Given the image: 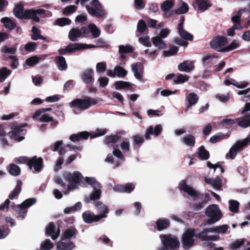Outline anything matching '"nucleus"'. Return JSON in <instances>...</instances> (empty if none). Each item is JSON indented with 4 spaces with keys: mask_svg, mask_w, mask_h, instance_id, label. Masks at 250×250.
I'll return each instance as SVG.
<instances>
[{
    "mask_svg": "<svg viewBox=\"0 0 250 250\" xmlns=\"http://www.w3.org/2000/svg\"><path fill=\"white\" fill-rule=\"evenodd\" d=\"M250 142V138L249 137L245 138L242 141H237L230 148L229 153L226 154V158H228V156H229L231 159H234L238 152L242 149L243 147L247 146Z\"/></svg>",
    "mask_w": 250,
    "mask_h": 250,
    "instance_id": "obj_10",
    "label": "nucleus"
},
{
    "mask_svg": "<svg viewBox=\"0 0 250 250\" xmlns=\"http://www.w3.org/2000/svg\"><path fill=\"white\" fill-rule=\"evenodd\" d=\"M214 228L205 229L202 231L198 234H196V237L201 239L203 241H206L212 239L213 236H208V233L209 232H213Z\"/></svg>",
    "mask_w": 250,
    "mask_h": 250,
    "instance_id": "obj_28",
    "label": "nucleus"
},
{
    "mask_svg": "<svg viewBox=\"0 0 250 250\" xmlns=\"http://www.w3.org/2000/svg\"><path fill=\"white\" fill-rule=\"evenodd\" d=\"M77 230L74 227H71L69 229L65 230L62 233L61 239L62 240L66 239H71L72 238H76Z\"/></svg>",
    "mask_w": 250,
    "mask_h": 250,
    "instance_id": "obj_26",
    "label": "nucleus"
},
{
    "mask_svg": "<svg viewBox=\"0 0 250 250\" xmlns=\"http://www.w3.org/2000/svg\"><path fill=\"white\" fill-rule=\"evenodd\" d=\"M238 125L243 128L250 126V114L243 116L238 121Z\"/></svg>",
    "mask_w": 250,
    "mask_h": 250,
    "instance_id": "obj_43",
    "label": "nucleus"
},
{
    "mask_svg": "<svg viewBox=\"0 0 250 250\" xmlns=\"http://www.w3.org/2000/svg\"><path fill=\"white\" fill-rule=\"evenodd\" d=\"M121 139V136L118 134L115 135H110L106 136L104 138V143L109 146H111L113 148L115 147V144Z\"/></svg>",
    "mask_w": 250,
    "mask_h": 250,
    "instance_id": "obj_25",
    "label": "nucleus"
},
{
    "mask_svg": "<svg viewBox=\"0 0 250 250\" xmlns=\"http://www.w3.org/2000/svg\"><path fill=\"white\" fill-rule=\"evenodd\" d=\"M179 188L181 190L187 193L189 195L195 199H201L203 195L199 191L195 190L191 187L187 185L185 180H182L179 184Z\"/></svg>",
    "mask_w": 250,
    "mask_h": 250,
    "instance_id": "obj_13",
    "label": "nucleus"
},
{
    "mask_svg": "<svg viewBox=\"0 0 250 250\" xmlns=\"http://www.w3.org/2000/svg\"><path fill=\"white\" fill-rule=\"evenodd\" d=\"M43 15V17H50L51 16V12L46 11L43 9H31L25 10V14L23 19L28 20L31 19L35 22L40 21V18L38 15Z\"/></svg>",
    "mask_w": 250,
    "mask_h": 250,
    "instance_id": "obj_7",
    "label": "nucleus"
},
{
    "mask_svg": "<svg viewBox=\"0 0 250 250\" xmlns=\"http://www.w3.org/2000/svg\"><path fill=\"white\" fill-rule=\"evenodd\" d=\"M36 202V198H29L24 201L20 205H16L13 204L11 205V208L15 212L14 215L16 217L23 219L26 216L27 212V208L35 204Z\"/></svg>",
    "mask_w": 250,
    "mask_h": 250,
    "instance_id": "obj_3",
    "label": "nucleus"
},
{
    "mask_svg": "<svg viewBox=\"0 0 250 250\" xmlns=\"http://www.w3.org/2000/svg\"><path fill=\"white\" fill-rule=\"evenodd\" d=\"M156 229L158 231H162L169 227L170 223L168 219H159L155 223Z\"/></svg>",
    "mask_w": 250,
    "mask_h": 250,
    "instance_id": "obj_27",
    "label": "nucleus"
},
{
    "mask_svg": "<svg viewBox=\"0 0 250 250\" xmlns=\"http://www.w3.org/2000/svg\"><path fill=\"white\" fill-rule=\"evenodd\" d=\"M162 130V126L161 125H156L154 128L152 126H150L146 130L145 135V138L146 140H149L151 138L150 135L153 134L158 136L161 133Z\"/></svg>",
    "mask_w": 250,
    "mask_h": 250,
    "instance_id": "obj_20",
    "label": "nucleus"
},
{
    "mask_svg": "<svg viewBox=\"0 0 250 250\" xmlns=\"http://www.w3.org/2000/svg\"><path fill=\"white\" fill-rule=\"evenodd\" d=\"M184 17H182L180 20V22L177 25L178 33L182 39L176 38L174 42L178 45L186 46L188 45L186 41H192L193 39V36L185 30L184 27Z\"/></svg>",
    "mask_w": 250,
    "mask_h": 250,
    "instance_id": "obj_2",
    "label": "nucleus"
},
{
    "mask_svg": "<svg viewBox=\"0 0 250 250\" xmlns=\"http://www.w3.org/2000/svg\"><path fill=\"white\" fill-rule=\"evenodd\" d=\"M77 6L75 5H70L65 7L63 10V14L68 15L75 12L77 10Z\"/></svg>",
    "mask_w": 250,
    "mask_h": 250,
    "instance_id": "obj_58",
    "label": "nucleus"
},
{
    "mask_svg": "<svg viewBox=\"0 0 250 250\" xmlns=\"http://www.w3.org/2000/svg\"><path fill=\"white\" fill-rule=\"evenodd\" d=\"M69 39L72 41L75 42L78 40V38L82 37V32L76 28H72L68 35Z\"/></svg>",
    "mask_w": 250,
    "mask_h": 250,
    "instance_id": "obj_36",
    "label": "nucleus"
},
{
    "mask_svg": "<svg viewBox=\"0 0 250 250\" xmlns=\"http://www.w3.org/2000/svg\"><path fill=\"white\" fill-rule=\"evenodd\" d=\"M86 8L88 12L93 16L102 17L105 14L98 0H93L89 5L86 6Z\"/></svg>",
    "mask_w": 250,
    "mask_h": 250,
    "instance_id": "obj_11",
    "label": "nucleus"
},
{
    "mask_svg": "<svg viewBox=\"0 0 250 250\" xmlns=\"http://www.w3.org/2000/svg\"><path fill=\"white\" fill-rule=\"evenodd\" d=\"M205 214L209 218L207 222L209 225L214 224L222 217V212L219 206L216 204L210 205L207 207L205 211Z\"/></svg>",
    "mask_w": 250,
    "mask_h": 250,
    "instance_id": "obj_5",
    "label": "nucleus"
},
{
    "mask_svg": "<svg viewBox=\"0 0 250 250\" xmlns=\"http://www.w3.org/2000/svg\"><path fill=\"white\" fill-rule=\"evenodd\" d=\"M11 71L6 67H3L0 70V82H3L9 76Z\"/></svg>",
    "mask_w": 250,
    "mask_h": 250,
    "instance_id": "obj_53",
    "label": "nucleus"
},
{
    "mask_svg": "<svg viewBox=\"0 0 250 250\" xmlns=\"http://www.w3.org/2000/svg\"><path fill=\"white\" fill-rule=\"evenodd\" d=\"M179 1L180 6L175 10V13L178 14H184L186 13L189 9L188 5L184 1L181 0Z\"/></svg>",
    "mask_w": 250,
    "mask_h": 250,
    "instance_id": "obj_42",
    "label": "nucleus"
},
{
    "mask_svg": "<svg viewBox=\"0 0 250 250\" xmlns=\"http://www.w3.org/2000/svg\"><path fill=\"white\" fill-rule=\"evenodd\" d=\"M229 209L231 212L238 213L239 211V203L236 200L229 201Z\"/></svg>",
    "mask_w": 250,
    "mask_h": 250,
    "instance_id": "obj_48",
    "label": "nucleus"
},
{
    "mask_svg": "<svg viewBox=\"0 0 250 250\" xmlns=\"http://www.w3.org/2000/svg\"><path fill=\"white\" fill-rule=\"evenodd\" d=\"M127 74V71L120 65L116 66L114 69L107 71V75L110 77L117 76L119 78H125Z\"/></svg>",
    "mask_w": 250,
    "mask_h": 250,
    "instance_id": "obj_18",
    "label": "nucleus"
},
{
    "mask_svg": "<svg viewBox=\"0 0 250 250\" xmlns=\"http://www.w3.org/2000/svg\"><path fill=\"white\" fill-rule=\"evenodd\" d=\"M199 10L202 11H205L210 6L208 0H197L196 3Z\"/></svg>",
    "mask_w": 250,
    "mask_h": 250,
    "instance_id": "obj_46",
    "label": "nucleus"
},
{
    "mask_svg": "<svg viewBox=\"0 0 250 250\" xmlns=\"http://www.w3.org/2000/svg\"><path fill=\"white\" fill-rule=\"evenodd\" d=\"M133 141L134 147H135V146H136L138 147H139L142 145V144L144 142L145 140L142 136H141L139 134H137L136 135L133 136Z\"/></svg>",
    "mask_w": 250,
    "mask_h": 250,
    "instance_id": "obj_54",
    "label": "nucleus"
},
{
    "mask_svg": "<svg viewBox=\"0 0 250 250\" xmlns=\"http://www.w3.org/2000/svg\"><path fill=\"white\" fill-rule=\"evenodd\" d=\"M85 182L91 186L94 191L91 193L89 197H86L85 201L87 203L90 201L99 199L101 196V185L94 177H86L84 178Z\"/></svg>",
    "mask_w": 250,
    "mask_h": 250,
    "instance_id": "obj_4",
    "label": "nucleus"
},
{
    "mask_svg": "<svg viewBox=\"0 0 250 250\" xmlns=\"http://www.w3.org/2000/svg\"><path fill=\"white\" fill-rule=\"evenodd\" d=\"M106 69V63L104 62H98L96 64V71L98 73H103Z\"/></svg>",
    "mask_w": 250,
    "mask_h": 250,
    "instance_id": "obj_62",
    "label": "nucleus"
},
{
    "mask_svg": "<svg viewBox=\"0 0 250 250\" xmlns=\"http://www.w3.org/2000/svg\"><path fill=\"white\" fill-rule=\"evenodd\" d=\"M16 47H8L7 46H3L1 49L2 53H6L10 55H14L16 53Z\"/></svg>",
    "mask_w": 250,
    "mask_h": 250,
    "instance_id": "obj_56",
    "label": "nucleus"
},
{
    "mask_svg": "<svg viewBox=\"0 0 250 250\" xmlns=\"http://www.w3.org/2000/svg\"><path fill=\"white\" fill-rule=\"evenodd\" d=\"M228 42L226 37L218 35L214 37L209 42L211 48L218 52H225V46Z\"/></svg>",
    "mask_w": 250,
    "mask_h": 250,
    "instance_id": "obj_12",
    "label": "nucleus"
},
{
    "mask_svg": "<svg viewBox=\"0 0 250 250\" xmlns=\"http://www.w3.org/2000/svg\"><path fill=\"white\" fill-rule=\"evenodd\" d=\"M63 177L66 181L76 184H80L82 179L83 178L82 174L78 171H75L73 173L65 172L63 173Z\"/></svg>",
    "mask_w": 250,
    "mask_h": 250,
    "instance_id": "obj_17",
    "label": "nucleus"
},
{
    "mask_svg": "<svg viewBox=\"0 0 250 250\" xmlns=\"http://www.w3.org/2000/svg\"><path fill=\"white\" fill-rule=\"evenodd\" d=\"M131 71L133 73L134 77L140 81H143V70L140 64L138 63H133L131 65Z\"/></svg>",
    "mask_w": 250,
    "mask_h": 250,
    "instance_id": "obj_22",
    "label": "nucleus"
},
{
    "mask_svg": "<svg viewBox=\"0 0 250 250\" xmlns=\"http://www.w3.org/2000/svg\"><path fill=\"white\" fill-rule=\"evenodd\" d=\"M122 150L124 152H128L130 150V142L127 138L125 139L120 144Z\"/></svg>",
    "mask_w": 250,
    "mask_h": 250,
    "instance_id": "obj_57",
    "label": "nucleus"
},
{
    "mask_svg": "<svg viewBox=\"0 0 250 250\" xmlns=\"http://www.w3.org/2000/svg\"><path fill=\"white\" fill-rule=\"evenodd\" d=\"M0 21L3 23L4 27L8 30H12L16 26V24L8 17L2 18Z\"/></svg>",
    "mask_w": 250,
    "mask_h": 250,
    "instance_id": "obj_34",
    "label": "nucleus"
},
{
    "mask_svg": "<svg viewBox=\"0 0 250 250\" xmlns=\"http://www.w3.org/2000/svg\"><path fill=\"white\" fill-rule=\"evenodd\" d=\"M43 159L42 157L37 158L35 156L29 160L27 166L30 170L33 167L36 172H40L43 168Z\"/></svg>",
    "mask_w": 250,
    "mask_h": 250,
    "instance_id": "obj_16",
    "label": "nucleus"
},
{
    "mask_svg": "<svg viewBox=\"0 0 250 250\" xmlns=\"http://www.w3.org/2000/svg\"><path fill=\"white\" fill-rule=\"evenodd\" d=\"M82 217L85 223L91 224L94 222H97L103 218H106L107 215H96L90 210H87L83 212Z\"/></svg>",
    "mask_w": 250,
    "mask_h": 250,
    "instance_id": "obj_15",
    "label": "nucleus"
},
{
    "mask_svg": "<svg viewBox=\"0 0 250 250\" xmlns=\"http://www.w3.org/2000/svg\"><path fill=\"white\" fill-rule=\"evenodd\" d=\"M189 79V76L186 75L180 74L174 79V82L176 84H181L187 82Z\"/></svg>",
    "mask_w": 250,
    "mask_h": 250,
    "instance_id": "obj_51",
    "label": "nucleus"
},
{
    "mask_svg": "<svg viewBox=\"0 0 250 250\" xmlns=\"http://www.w3.org/2000/svg\"><path fill=\"white\" fill-rule=\"evenodd\" d=\"M83 80L86 83H91L93 80V71L91 69H88L84 71L82 75Z\"/></svg>",
    "mask_w": 250,
    "mask_h": 250,
    "instance_id": "obj_35",
    "label": "nucleus"
},
{
    "mask_svg": "<svg viewBox=\"0 0 250 250\" xmlns=\"http://www.w3.org/2000/svg\"><path fill=\"white\" fill-rule=\"evenodd\" d=\"M91 134L87 131L79 132L77 134H73L70 135L69 139L73 142H79L83 140H87Z\"/></svg>",
    "mask_w": 250,
    "mask_h": 250,
    "instance_id": "obj_21",
    "label": "nucleus"
},
{
    "mask_svg": "<svg viewBox=\"0 0 250 250\" xmlns=\"http://www.w3.org/2000/svg\"><path fill=\"white\" fill-rule=\"evenodd\" d=\"M224 138V135L221 133L216 134L212 136L209 139L210 143H216Z\"/></svg>",
    "mask_w": 250,
    "mask_h": 250,
    "instance_id": "obj_59",
    "label": "nucleus"
},
{
    "mask_svg": "<svg viewBox=\"0 0 250 250\" xmlns=\"http://www.w3.org/2000/svg\"><path fill=\"white\" fill-rule=\"evenodd\" d=\"M32 32L33 33L32 39L34 40H37L38 39H42L44 40L45 38L41 36V31L39 29L35 26H33L32 28Z\"/></svg>",
    "mask_w": 250,
    "mask_h": 250,
    "instance_id": "obj_52",
    "label": "nucleus"
},
{
    "mask_svg": "<svg viewBox=\"0 0 250 250\" xmlns=\"http://www.w3.org/2000/svg\"><path fill=\"white\" fill-rule=\"evenodd\" d=\"M89 29L94 38H98L101 34L100 30L94 24H90L88 25Z\"/></svg>",
    "mask_w": 250,
    "mask_h": 250,
    "instance_id": "obj_49",
    "label": "nucleus"
},
{
    "mask_svg": "<svg viewBox=\"0 0 250 250\" xmlns=\"http://www.w3.org/2000/svg\"><path fill=\"white\" fill-rule=\"evenodd\" d=\"M133 51V48L130 45H121L119 46V52L120 53H129Z\"/></svg>",
    "mask_w": 250,
    "mask_h": 250,
    "instance_id": "obj_55",
    "label": "nucleus"
},
{
    "mask_svg": "<svg viewBox=\"0 0 250 250\" xmlns=\"http://www.w3.org/2000/svg\"><path fill=\"white\" fill-rule=\"evenodd\" d=\"M115 88L118 90L123 89H130L132 87V84L128 82L120 81L116 82L114 84Z\"/></svg>",
    "mask_w": 250,
    "mask_h": 250,
    "instance_id": "obj_41",
    "label": "nucleus"
},
{
    "mask_svg": "<svg viewBox=\"0 0 250 250\" xmlns=\"http://www.w3.org/2000/svg\"><path fill=\"white\" fill-rule=\"evenodd\" d=\"M173 0H167L161 4V8L163 11H167L173 6Z\"/></svg>",
    "mask_w": 250,
    "mask_h": 250,
    "instance_id": "obj_50",
    "label": "nucleus"
},
{
    "mask_svg": "<svg viewBox=\"0 0 250 250\" xmlns=\"http://www.w3.org/2000/svg\"><path fill=\"white\" fill-rule=\"evenodd\" d=\"M194 237H196L194 229L188 228L186 229L182 236V243L185 249L188 250L193 246Z\"/></svg>",
    "mask_w": 250,
    "mask_h": 250,
    "instance_id": "obj_8",
    "label": "nucleus"
},
{
    "mask_svg": "<svg viewBox=\"0 0 250 250\" xmlns=\"http://www.w3.org/2000/svg\"><path fill=\"white\" fill-rule=\"evenodd\" d=\"M135 188V186L132 183H127L125 185H117L113 187V190L116 192L131 193Z\"/></svg>",
    "mask_w": 250,
    "mask_h": 250,
    "instance_id": "obj_19",
    "label": "nucleus"
},
{
    "mask_svg": "<svg viewBox=\"0 0 250 250\" xmlns=\"http://www.w3.org/2000/svg\"><path fill=\"white\" fill-rule=\"evenodd\" d=\"M56 227L53 222H50L48 226L46 228L45 234L47 236H51L53 240L57 239L60 234V229L57 232H55Z\"/></svg>",
    "mask_w": 250,
    "mask_h": 250,
    "instance_id": "obj_23",
    "label": "nucleus"
},
{
    "mask_svg": "<svg viewBox=\"0 0 250 250\" xmlns=\"http://www.w3.org/2000/svg\"><path fill=\"white\" fill-rule=\"evenodd\" d=\"M186 100L188 101V104L186 107L185 111H187L192 105L197 103L198 100V95H188L186 97Z\"/></svg>",
    "mask_w": 250,
    "mask_h": 250,
    "instance_id": "obj_44",
    "label": "nucleus"
},
{
    "mask_svg": "<svg viewBox=\"0 0 250 250\" xmlns=\"http://www.w3.org/2000/svg\"><path fill=\"white\" fill-rule=\"evenodd\" d=\"M182 142L187 146L193 147L196 143L195 137L191 134L187 135L183 138Z\"/></svg>",
    "mask_w": 250,
    "mask_h": 250,
    "instance_id": "obj_39",
    "label": "nucleus"
},
{
    "mask_svg": "<svg viewBox=\"0 0 250 250\" xmlns=\"http://www.w3.org/2000/svg\"><path fill=\"white\" fill-rule=\"evenodd\" d=\"M53 247V245L51 241L47 239L41 245V249L43 250H50Z\"/></svg>",
    "mask_w": 250,
    "mask_h": 250,
    "instance_id": "obj_60",
    "label": "nucleus"
},
{
    "mask_svg": "<svg viewBox=\"0 0 250 250\" xmlns=\"http://www.w3.org/2000/svg\"><path fill=\"white\" fill-rule=\"evenodd\" d=\"M23 5L21 3L15 5L13 13L15 17L20 19H23L25 14V10H23Z\"/></svg>",
    "mask_w": 250,
    "mask_h": 250,
    "instance_id": "obj_29",
    "label": "nucleus"
},
{
    "mask_svg": "<svg viewBox=\"0 0 250 250\" xmlns=\"http://www.w3.org/2000/svg\"><path fill=\"white\" fill-rule=\"evenodd\" d=\"M224 83L227 86L233 85L238 88H246L249 85V83L247 82L243 81L238 82L232 78L225 79Z\"/></svg>",
    "mask_w": 250,
    "mask_h": 250,
    "instance_id": "obj_24",
    "label": "nucleus"
},
{
    "mask_svg": "<svg viewBox=\"0 0 250 250\" xmlns=\"http://www.w3.org/2000/svg\"><path fill=\"white\" fill-rule=\"evenodd\" d=\"M162 241L163 245L166 247V250H178L180 246L178 238L171 234H164Z\"/></svg>",
    "mask_w": 250,
    "mask_h": 250,
    "instance_id": "obj_9",
    "label": "nucleus"
},
{
    "mask_svg": "<svg viewBox=\"0 0 250 250\" xmlns=\"http://www.w3.org/2000/svg\"><path fill=\"white\" fill-rule=\"evenodd\" d=\"M22 185V182L21 180H18L17 182L16 186L14 189L11 191V193L8 196L10 199L13 200L15 197L18 196L19 195L21 190Z\"/></svg>",
    "mask_w": 250,
    "mask_h": 250,
    "instance_id": "obj_37",
    "label": "nucleus"
},
{
    "mask_svg": "<svg viewBox=\"0 0 250 250\" xmlns=\"http://www.w3.org/2000/svg\"><path fill=\"white\" fill-rule=\"evenodd\" d=\"M39 61V58L36 56H33L26 60V63L29 66H32L37 64Z\"/></svg>",
    "mask_w": 250,
    "mask_h": 250,
    "instance_id": "obj_61",
    "label": "nucleus"
},
{
    "mask_svg": "<svg viewBox=\"0 0 250 250\" xmlns=\"http://www.w3.org/2000/svg\"><path fill=\"white\" fill-rule=\"evenodd\" d=\"M151 40L153 45L158 48L159 50L164 49L167 47L166 42L159 36L153 37Z\"/></svg>",
    "mask_w": 250,
    "mask_h": 250,
    "instance_id": "obj_38",
    "label": "nucleus"
},
{
    "mask_svg": "<svg viewBox=\"0 0 250 250\" xmlns=\"http://www.w3.org/2000/svg\"><path fill=\"white\" fill-rule=\"evenodd\" d=\"M99 47H102V46L85 43H70L66 46L64 48L59 49V53L60 55H63L66 53H73L79 50L92 48H95Z\"/></svg>",
    "mask_w": 250,
    "mask_h": 250,
    "instance_id": "obj_6",
    "label": "nucleus"
},
{
    "mask_svg": "<svg viewBox=\"0 0 250 250\" xmlns=\"http://www.w3.org/2000/svg\"><path fill=\"white\" fill-rule=\"evenodd\" d=\"M9 172L11 175L17 176L20 174L21 169L20 167L16 164H11L10 165Z\"/></svg>",
    "mask_w": 250,
    "mask_h": 250,
    "instance_id": "obj_47",
    "label": "nucleus"
},
{
    "mask_svg": "<svg viewBox=\"0 0 250 250\" xmlns=\"http://www.w3.org/2000/svg\"><path fill=\"white\" fill-rule=\"evenodd\" d=\"M26 124H24L23 126H16L14 127L12 130L9 132V136L10 138L14 139L18 142L21 141L24 139V136L26 133V130L23 127Z\"/></svg>",
    "mask_w": 250,
    "mask_h": 250,
    "instance_id": "obj_14",
    "label": "nucleus"
},
{
    "mask_svg": "<svg viewBox=\"0 0 250 250\" xmlns=\"http://www.w3.org/2000/svg\"><path fill=\"white\" fill-rule=\"evenodd\" d=\"M194 66L193 62L189 61H185L178 65V69L180 71L189 72L191 71Z\"/></svg>",
    "mask_w": 250,
    "mask_h": 250,
    "instance_id": "obj_31",
    "label": "nucleus"
},
{
    "mask_svg": "<svg viewBox=\"0 0 250 250\" xmlns=\"http://www.w3.org/2000/svg\"><path fill=\"white\" fill-rule=\"evenodd\" d=\"M102 99L99 98H92L85 96L83 99H75L70 103L71 106L76 109L84 111L89 109L91 106L97 104Z\"/></svg>",
    "mask_w": 250,
    "mask_h": 250,
    "instance_id": "obj_1",
    "label": "nucleus"
},
{
    "mask_svg": "<svg viewBox=\"0 0 250 250\" xmlns=\"http://www.w3.org/2000/svg\"><path fill=\"white\" fill-rule=\"evenodd\" d=\"M239 46V43L238 42L234 41L229 45L225 47V52H227L237 49Z\"/></svg>",
    "mask_w": 250,
    "mask_h": 250,
    "instance_id": "obj_63",
    "label": "nucleus"
},
{
    "mask_svg": "<svg viewBox=\"0 0 250 250\" xmlns=\"http://www.w3.org/2000/svg\"><path fill=\"white\" fill-rule=\"evenodd\" d=\"M57 64L60 70H65L67 68V64L64 57L57 56L56 57Z\"/></svg>",
    "mask_w": 250,
    "mask_h": 250,
    "instance_id": "obj_45",
    "label": "nucleus"
},
{
    "mask_svg": "<svg viewBox=\"0 0 250 250\" xmlns=\"http://www.w3.org/2000/svg\"><path fill=\"white\" fill-rule=\"evenodd\" d=\"M198 157L202 160H207L209 159L210 154L208 152L205 147L204 146H202L198 148Z\"/></svg>",
    "mask_w": 250,
    "mask_h": 250,
    "instance_id": "obj_40",
    "label": "nucleus"
},
{
    "mask_svg": "<svg viewBox=\"0 0 250 250\" xmlns=\"http://www.w3.org/2000/svg\"><path fill=\"white\" fill-rule=\"evenodd\" d=\"M206 183L212 186L217 189H220L222 187V180L219 176L214 178H205Z\"/></svg>",
    "mask_w": 250,
    "mask_h": 250,
    "instance_id": "obj_30",
    "label": "nucleus"
},
{
    "mask_svg": "<svg viewBox=\"0 0 250 250\" xmlns=\"http://www.w3.org/2000/svg\"><path fill=\"white\" fill-rule=\"evenodd\" d=\"M98 212L100 214L99 215H106L109 212V209L106 206H105L103 202L98 201L94 203Z\"/></svg>",
    "mask_w": 250,
    "mask_h": 250,
    "instance_id": "obj_33",
    "label": "nucleus"
},
{
    "mask_svg": "<svg viewBox=\"0 0 250 250\" xmlns=\"http://www.w3.org/2000/svg\"><path fill=\"white\" fill-rule=\"evenodd\" d=\"M70 22V20L66 18L58 19L56 21V24L60 26L68 25Z\"/></svg>",
    "mask_w": 250,
    "mask_h": 250,
    "instance_id": "obj_64",
    "label": "nucleus"
},
{
    "mask_svg": "<svg viewBox=\"0 0 250 250\" xmlns=\"http://www.w3.org/2000/svg\"><path fill=\"white\" fill-rule=\"evenodd\" d=\"M75 247V244L72 241L66 243L59 242L57 244V249L58 250H72Z\"/></svg>",
    "mask_w": 250,
    "mask_h": 250,
    "instance_id": "obj_32",
    "label": "nucleus"
}]
</instances>
